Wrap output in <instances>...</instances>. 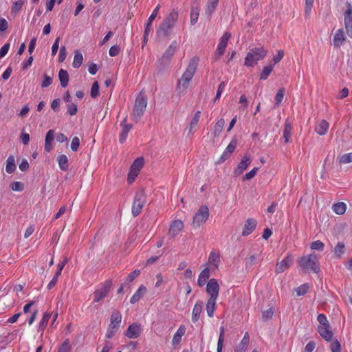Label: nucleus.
Here are the masks:
<instances>
[{
  "label": "nucleus",
  "mask_w": 352,
  "mask_h": 352,
  "mask_svg": "<svg viewBox=\"0 0 352 352\" xmlns=\"http://www.w3.org/2000/svg\"><path fill=\"white\" fill-rule=\"evenodd\" d=\"M178 18V13L175 10H172L165 18L164 21L160 25L157 30V36L160 38L168 37L172 32Z\"/></svg>",
  "instance_id": "1"
},
{
  "label": "nucleus",
  "mask_w": 352,
  "mask_h": 352,
  "mask_svg": "<svg viewBox=\"0 0 352 352\" xmlns=\"http://www.w3.org/2000/svg\"><path fill=\"white\" fill-rule=\"evenodd\" d=\"M297 263L298 265L306 272L318 273L320 266L317 256L314 254H309L300 257Z\"/></svg>",
  "instance_id": "2"
},
{
  "label": "nucleus",
  "mask_w": 352,
  "mask_h": 352,
  "mask_svg": "<svg viewBox=\"0 0 352 352\" xmlns=\"http://www.w3.org/2000/svg\"><path fill=\"white\" fill-rule=\"evenodd\" d=\"M147 105V98L143 91H141L136 97L132 113V119L138 122L143 116Z\"/></svg>",
  "instance_id": "3"
},
{
  "label": "nucleus",
  "mask_w": 352,
  "mask_h": 352,
  "mask_svg": "<svg viewBox=\"0 0 352 352\" xmlns=\"http://www.w3.org/2000/svg\"><path fill=\"white\" fill-rule=\"evenodd\" d=\"M267 51L263 47H254L251 49L247 54L244 65L248 67H252L258 60L263 59L267 55Z\"/></svg>",
  "instance_id": "4"
},
{
  "label": "nucleus",
  "mask_w": 352,
  "mask_h": 352,
  "mask_svg": "<svg viewBox=\"0 0 352 352\" xmlns=\"http://www.w3.org/2000/svg\"><path fill=\"white\" fill-rule=\"evenodd\" d=\"M146 194L144 190L136 192L131 208L133 217H137L141 213L142 209L146 203Z\"/></svg>",
  "instance_id": "5"
},
{
  "label": "nucleus",
  "mask_w": 352,
  "mask_h": 352,
  "mask_svg": "<svg viewBox=\"0 0 352 352\" xmlns=\"http://www.w3.org/2000/svg\"><path fill=\"white\" fill-rule=\"evenodd\" d=\"M209 217V210L207 206H201L195 213L192 226L194 228H199L205 223Z\"/></svg>",
  "instance_id": "6"
},
{
  "label": "nucleus",
  "mask_w": 352,
  "mask_h": 352,
  "mask_svg": "<svg viewBox=\"0 0 352 352\" xmlns=\"http://www.w3.org/2000/svg\"><path fill=\"white\" fill-rule=\"evenodd\" d=\"M112 286L111 280H107L104 282L100 287L96 289L94 292V302H98L103 300L110 292L111 287Z\"/></svg>",
  "instance_id": "7"
},
{
  "label": "nucleus",
  "mask_w": 352,
  "mask_h": 352,
  "mask_svg": "<svg viewBox=\"0 0 352 352\" xmlns=\"http://www.w3.org/2000/svg\"><path fill=\"white\" fill-rule=\"evenodd\" d=\"M177 47V42L176 41H173L162 54V57L159 59V62L161 65L165 66L168 65L170 63L171 58L174 55Z\"/></svg>",
  "instance_id": "8"
},
{
  "label": "nucleus",
  "mask_w": 352,
  "mask_h": 352,
  "mask_svg": "<svg viewBox=\"0 0 352 352\" xmlns=\"http://www.w3.org/2000/svg\"><path fill=\"white\" fill-rule=\"evenodd\" d=\"M199 61V58L197 56H194L192 58H191L186 71L182 76L190 82L196 72Z\"/></svg>",
  "instance_id": "9"
},
{
  "label": "nucleus",
  "mask_w": 352,
  "mask_h": 352,
  "mask_svg": "<svg viewBox=\"0 0 352 352\" xmlns=\"http://www.w3.org/2000/svg\"><path fill=\"white\" fill-rule=\"evenodd\" d=\"M230 36L231 34L230 33L225 32L223 35L221 37L220 42L215 52V56L217 58H219L221 56H222L224 54L226 46L228 45V40L230 38Z\"/></svg>",
  "instance_id": "10"
},
{
  "label": "nucleus",
  "mask_w": 352,
  "mask_h": 352,
  "mask_svg": "<svg viewBox=\"0 0 352 352\" xmlns=\"http://www.w3.org/2000/svg\"><path fill=\"white\" fill-rule=\"evenodd\" d=\"M252 158L250 155L245 154L239 163L237 167L234 170V174L236 176L241 175L248 166L251 164Z\"/></svg>",
  "instance_id": "11"
},
{
  "label": "nucleus",
  "mask_w": 352,
  "mask_h": 352,
  "mask_svg": "<svg viewBox=\"0 0 352 352\" xmlns=\"http://www.w3.org/2000/svg\"><path fill=\"white\" fill-rule=\"evenodd\" d=\"M344 16L346 33L352 38V6L351 5H349Z\"/></svg>",
  "instance_id": "12"
},
{
  "label": "nucleus",
  "mask_w": 352,
  "mask_h": 352,
  "mask_svg": "<svg viewBox=\"0 0 352 352\" xmlns=\"http://www.w3.org/2000/svg\"><path fill=\"white\" fill-rule=\"evenodd\" d=\"M206 292L210 295V297L218 298L219 292V285L217 279L211 278L207 283Z\"/></svg>",
  "instance_id": "13"
},
{
  "label": "nucleus",
  "mask_w": 352,
  "mask_h": 352,
  "mask_svg": "<svg viewBox=\"0 0 352 352\" xmlns=\"http://www.w3.org/2000/svg\"><path fill=\"white\" fill-rule=\"evenodd\" d=\"M293 263V256L291 254H288L287 256L280 263L276 264L275 272L276 274H280L285 272L288 269Z\"/></svg>",
  "instance_id": "14"
},
{
  "label": "nucleus",
  "mask_w": 352,
  "mask_h": 352,
  "mask_svg": "<svg viewBox=\"0 0 352 352\" xmlns=\"http://www.w3.org/2000/svg\"><path fill=\"white\" fill-rule=\"evenodd\" d=\"M142 333L141 324L133 323L130 324L124 333V335L131 339L138 338Z\"/></svg>",
  "instance_id": "15"
},
{
  "label": "nucleus",
  "mask_w": 352,
  "mask_h": 352,
  "mask_svg": "<svg viewBox=\"0 0 352 352\" xmlns=\"http://www.w3.org/2000/svg\"><path fill=\"white\" fill-rule=\"evenodd\" d=\"M257 226V221L253 218H248L245 223L242 231V236H246L250 235L256 228Z\"/></svg>",
  "instance_id": "16"
},
{
  "label": "nucleus",
  "mask_w": 352,
  "mask_h": 352,
  "mask_svg": "<svg viewBox=\"0 0 352 352\" xmlns=\"http://www.w3.org/2000/svg\"><path fill=\"white\" fill-rule=\"evenodd\" d=\"M183 228L184 223L182 221L174 220L169 229V234L171 236V239H174Z\"/></svg>",
  "instance_id": "17"
},
{
  "label": "nucleus",
  "mask_w": 352,
  "mask_h": 352,
  "mask_svg": "<svg viewBox=\"0 0 352 352\" xmlns=\"http://www.w3.org/2000/svg\"><path fill=\"white\" fill-rule=\"evenodd\" d=\"M126 118H125L123 121L121 122L120 126L122 127V132L120 135V142L124 143L126 139V137L128 135V133L130 131V130L132 129V124H126Z\"/></svg>",
  "instance_id": "18"
},
{
  "label": "nucleus",
  "mask_w": 352,
  "mask_h": 352,
  "mask_svg": "<svg viewBox=\"0 0 352 352\" xmlns=\"http://www.w3.org/2000/svg\"><path fill=\"white\" fill-rule=\"evenodd\" d=\"M346 37L342 29H339L336 31L333 40V45L336 47H340L343 42L345 41Z\"/></svg>",
  "instance_id": "19"
},
{
  "label": "nucleus",
  "mask_w": 352,
  "mask_h": 352,
  "mask_svg": "<svg viewBox=\"0 0 352 352\" xmlns=\"http://www.w3.org/2000/svg\"><path fill=\"white\" fill-rule=\"evenodd\" d=\"M203 304V302L201 300H198L195 303L192 313V321L193 322H196L199 320L200 314L202 311Z\"/></svg>",
  "instance_id": "20"
},
{
  "label": "nucleus",
  "mask_w": 352,
  "mask_h": 352,
  "mask_svg": "<svg viewBox=\"0 0 352 352\" xmlns=\"http://www.w3.org/2000/svg\"><path fill=\"white\" fill-rule=\"evenodd\" d=\"M250 342L249 333L246 332L239 344V345L234 349V352H245Z\"/></svg>",
  "instance_id": "21"
},
{
  "label": "nucleus",
  "mask_w": 352,
  "mask_h": 352,
  "mask_svg": "<svg viewBox=\"0 0 352 352\" xmlns=\"http://www.w3.org/2000/svg\"><path fill=\"white\" fill-rule=\"evenodd\" d=\"M122 321V314L118 310H114L111 316L109 325L113 326L116 328L120 327Z\"/></svg>",
  "instance_id": "22"
},
{
  "label": "nucleus",
  "mask_w": 352,
  "mask_h": 352,
  "mask_svg": "<svg viewBox=\"0 0 352 352\" xmlns=\"http://www.w3.org/2000/svg\"><path fill=\"white\" fill-rule=\"evenodd\" d=\"M318 331L320 336L327 341H331L333 338V332L330 330V325L327 327H318Z\"/></svg>",
  "instance_id": "23"
},
{
  "label": "nucleus",
  "mask_w": 352,
  "mask_h": 352,
  "mask_svg": "<svg viewBox=\"0 0 352 352\" xmlns=\"http://www.w3.org/2000/svg\"><path fill=\"white\" fill-rule=\"evenodd\" d=\"M54 139V130H49L45 135V150L47 152H50L52 149V143Z\"/></svg>",
  "instance_id": "24"
},
{
  "label": "nucleus",
  "mask_w": 352,
  "mask_h": 352,
  "mask_svg": "<svg viewBox=\"0 0 352 352\" xmlns=\"http://www.w3.org/2000/svg\"><path fill=\"white\" fill-rule=\"evenodd\" d=\"M217 298H212L210 297L208 299L207 304H206V311L208 314V316L209 317H212L214 316V312L216 309V300Z\"/></svg>",
  "instance_id": "25"
},
{
  "label": "nucleus",
  "mask_w": 352,
  "mask_h": 352,
  "mask_svg": "<svg viewBox=\"0 0 352 352\" xmlns=\"http://www.w3.org/2000/svg\"><path fill=\"white\" fill-rule=\"evenodd\" d=\"M146 291V288L144 285H141L136 292L133 295L131 298L130 302L131 304H135L138 301L140 300V298L143 296Z\"/></svg>",
  "instance_id": "26"
},
{
  "label": "nucleus",
  "mask_w": 352,
  "mask_h": 352,
  "mask_svg": "<svg viewBox=\"0 0 352 352\" xmlns=\"http://www.w3.org/2000/svg\"><path fill=\"white\" fill-rule=\"evenodd\" d=\"M329 129V123L325 120H321L316 126V131L320 135H325Z\"/></svg>",
  "instance_id": "27"
},
{
  "label": "nucleus",
  "mask_w": 352,
  "mask_h": 352,
  "mask_svg": "<svg viewBox=\"0 0 352 352\" xmlns=\"http://www.w3.org/2000/svg\"><path fill=\"white\" fill-rule=\"evenodd\" d=\"M210 277V271L208 268H205L204 270L201 271L200 273L198 280H197V285L199 287H203L207 280V279Z\"/></svg>",
  "instance_id": "28"
},
{
  "label": "nucleus",
  "mask_w": 352,
  "mask_h": 352,
  "mask_svg": "<svg viewBox=\"0 0 352 352\" xmlns=\"http://www.w3.org/2000/svg\"><path fill=\"white\" fill-rule=\"evenodd\" d=\"M144 160L142 157H138L134 160L131 166L130 170L137 173H139L140 169L143 167Z\"/></svg>",
  "instance_id": "29"
},
{
  "label": "nucleus",
  "mask_w": 352,
  "mask_h": 352,
  "mask_svg": "<svg viewBox=\"0 0 352 352\" xmlns=\"http://www.w3.org/2000/svg\"><path fill=\"white\" fill-rule=\"evenodd\" d=\"M219 3V0H209L206 8V14L209 18L212 16Z\"/></svg>",
  "instance_id": "30"
},
{
  "label": "nucleus",
  "mask_w": 352,
  "mask_h": 352,
  "mask_svg": "<svg viewBox=\"0 0 352 352\" xmlns=\"http://www.w3.org/2000/svg\"><path fill=\"white\" fill-rule=\"evenodd\" d=\"M58 78L63 87H66L69 82V74L66 70L61 69L58 73Z\"/></svg>",
  "instance_id": "31"
},
{
  "label": "nucleus",
  "mask_w": 352,
  "mask_h": 352,
  "mask_svg": "<svg viewBox=\"0 0 352 352\" xmlns=\"http://www.w3.org/2000/svg\"><path fill=\"white\" fill-rule=\"evenodd\" d=\"M185 333V327L180 326L177 332L174 334L173 338V344H177L181 342L182 337Z\"/></svg>",
  "instance_id": "32"
},
{
  "label": "nucleus",
  "mask_w": 352,
  "mask_h": 352,
  "mask_svg": "<svg viewBox=\"0 0 352 352\" xmlns=\"http://www.w3.org/2000/svg\"><path fill=\"white\" fill-rule=\"evenodd\" d=\"M16 169L14 157L12 155L8 157L6 160V170L8 173H12Z\"/></svg>",
  "instance_id": "33"
},
{
  "label": "nucleus",
  "mask_w": 352,
  "mask_h": 352,
  "mask_svg": "<svg viewBox=\"0 0 352 352\" xmlns=\"http://www.w3.org/2000/svg\"><path fill=\"white\" fill-rule=\"evenodd\" d=\"M160 8V6L157 5V7L154 9L152 14L148 19L147 23L145 25V29L151 30V26H152V23L156 18V16L159 12Z\"/></svg>",
  "instance_id": "34"
},
{
  "label": "nucleus",
  "mask_w": 352,
  "mask_h": 352,
  "mask_svg": "<svg viewBox=\"0 0 352 352\" xmlns=\"http://www.w3.org/2000/svg\"><path fill=\"white\" fill-rule=\"evenodd\" d=\"M189 84L190 81L182 76L180 79L178 80L177 89L179 90L180 93H183L187 89V88L189 86Z\"/></svg>",
  "instance_id": "35"
},
{
  "label": "nucleus",
  "mask_w": 352,
  "mask_h": 352,
  "mask_svg": "<svg viewBox=\"0 0 352 352\" xmlns=\"http://www.w3.org/2000/svg\"><path fill=\"white\" fill-rule=\"evenodd\" d=\"M58 166L60 170L65 171L68 169V159L65 155H60L58 157Z\"/></svg>",
  "instance_id": "36"
},
{
  "label": "nucleus",
  "mask_w": 352,
  "mask_h": 352,
  "mask_svg": "<svg viewBox=\"0 0 352 352\" xmlns=\"http://www.w3.org/2000/svg\"><path fill=\"white\" fill-rule=\"evenodd\" d=\"M83 56L80 51H75L74 58L72 65L74 68H79L82 63Z\"/></svg>",
  "instance_id": "37"
},
{
  "label": "nucleus",
  "mask_w": 352,
  "mask_h": 352,
  "mask_svg": "<svg viewBox=\"0 0 352 352\" xmlns=\"http://www.w3.org/2000/svg\"><path fill=\"white\" fill-rule=\"evenodd\" d=\"M346 209V206L343 202H338L333 205V210L337 214H343Z\"/></svg>",
  "instance_id": "38"
},
{
  "label": "nucleus",
  "mask_w": 352,
  "mask_h": 352,
  "mask_svg": "<svg viewBox=\"0 0 352 352\" xmlns=\"http://www.w3.org/2000/svg\"><path fill=\"white\" fill-rule=\"evenodd\" d=\"M225 328L223 327H220V333L217 342V352H222L223 347Z\"/></svg>",
  "instance_id": "39"
},
{
  "label": "nucleus",
  "mask_w": 352,
  "mask_h": 352,
  "mask_svg": "<svg viewBox=\"0 0 352 352\" xmlns=\"http://www.w3.org/2000/svg\"><path fill=\"white\" fill-rule=\"evenodd\" d=\"M292 126L291 124L286 122L285 124L284 131H283V138L285 140V142L287 143L289 142V139L291 138L292 134Z\"/></svg>",
  "instance_id": "40"
},
{
  "label": "nucleus",
  "mask_w": 352,
  "mask_h": 352,
  "mask_svg": "<svg viewBox=\"0 0 352 352\" xmlns=\"http://www.w3.org/2000/svg\"><path fill=\"white\" fill-rule=\"evenodd\" d=\"M50 316H51V314L49 313H47V312L43 314V318L39 322V326H38L39 331H44V329H45V327L48 323Z\"/></svg>",
  "instance_id": "41"
},
{
  "label": "nucleus",
  "mask_w": 352,
  "mask_h": 352,
  "mask_svg": "<svg viewBox=\"0 0 352 352\" xmlns=\"http://www.w3.org/2000/svg\"><path fill=\"white\" fill-rule=\"evenodd\" d=\"M224 124H225V120L223 118H221L216 122V124L214 125V130L213 132L214 135L215 137H218L220 135V133L222 131V129L224 126Z\"/></svg>",
  "instance_id": "42"
},
{
  "label": "nucleus",
  "mask_w": 352,
  "mask_h": 352,
  "mask_svg": "<svg viewBox=\"0 0 352 352\" xmlns=\"http://www.w3.org/2000/svg\"><path fill=\"white\" fill-rule=\"evenodd\" d=\"M199 15V8L198 7H192L190 12V23L194 25L198 20Z\"/></svg>",
  "instance_id": "43"
},
{
  "label": "nucleus",
  "mask_w": 352,
  "mask_h": 352,
  "mask_svg": "<svg viewBox=\"0 0 352 352\" xmlns=\"http://www.w3.org/2000/svg\"><path fill=\"white\" fill-rule=\"evenodd\" d=\"M208 262L215 266L217 267L219 262H220V256L218 254L215 253L214 252H211L209 258H208Z\"/></svg>",
  "instance_id": "44"
},
{
  "label": "nucleus",
  "mask_w": 352,
  "mask_h": 352,
  "mask_svg": "<svg viewBox=\"0 0 352 352\" xmlns=\"http://www.w3.org/2000/svg\"><path fill=\"white\" fill-rule=\"evenodd\" d=\"M345 245L342 242H338L334 248V254L338 258H340L344 253Z\"/></svg>",
  "instance_id": "45"
},
{
  "label": "nucleus",
  "mask_w": 352,
  "mask_h": 352,
  "mask_svg": "<svg viewBox=\"0 0 352 352\" xmlns=\"http://www.w3.org/2000/svg\"><path fill=\"white\" fill-rule=\"evenodd\" d=\"M273 68H274V66L272 65H269L264 67L263 72L261 74L260 79L261 80H266L268 78V76H270V74H271V72H272Z\"/></svg>",
  "instance_id": "46"
},
{
  "label": "nucleus",
  "mask_w": 352,
  "mask_h": 352,
  "mask_svg": "<svg viewBox=\"0 0 352 352\" xmlns=\"http://www.w3.org/2000/svg\"><path fill=\"white\" fill-rule=\"evenodd\" d=\"M71 350L72 346L69 344V339H66L62 344L59 346L57 352H70Z\"/></svg>",
  "instance_id": "47"
},
{
  "label": "nucleus",
  "mask_w": 352,
  "mask_h": 352,
  "mask_svg": "<svg viewBox=\"0 0 352 352\" xmlns=\"http://www.w3.org/2000/svg\"><path fill=\"white\" fill-rule=\"evenodd\" d=\"M340 164H348L352 162V153L344 154L338 157Z\"/></svg>",
  "instance_id": "48"
},
{
  "label": "nucleus",
  "mask_w": 352,
  "mask_h": 352,
  "mask_svg": "<svg viewBox=\"0 0 352 352\" xmlns=\"http://www.w3.org/2000/svg\"><path fill=\"white\" fill-rule=\"evenodd\" d=\"M200 115H201V111H197L193 118L192 119L190 123V126H189V132L191 133L192 132V129L197 126V124H198V122L199 120V118H200Z\"/></svg>",
  "instance_id": "49"
},
{
  "label": "nucleus",
  "mask_w": 352,
  "mask_h": 352,
  "mask_svg": "<svg viewBox=\"0 0 352 352\" xmlns=\"http://www.w3.org/2000/svg\"><path fill=\"white\" fill-rule=\"evenodd\" d=\"M99 96V84L97 81H95L91 86L90 96L92 98H96Z\"/></svg>",
  "instance_id": "50"
},
{
  "label": "nucleus",
  "mask_w": 352,
  "mask_h": 352,
  "mask_svg": "<svg viewBox=\"0 0 352 352\" xmlns=\"http://www.w3.org/2000/svg\"><path fill=\"white\" fill-rule=\"evenodd\" d=\"M284 88H280L278 90L275 96V106H278L280 104L284 97Z\"/></svg>",
  "instance_id": "51"
},
{
  "label": "nucleus",
  "mask_w": 352,
  "mask_h": 352,
  "mask_svg": "<svg viewBox=\"0 0 352 352\" xmlns=\"http://www.w3.org/2000/svg\"><path fill=\"white\" fill-rule=\"evenodd\" d=\"M324 244L319 240L314 241L310 244V248L314 250L322 251L324 250Z\"/></svg>",
  "instance_id": "52"
},
{
  "label": "nucleus",
  "mask_w": 352,
  "mask_h": 352,
  "mask_svg": "<svg viewBox=\"0 0 352 352\" xmlns=\"http://www.w3.org/2000/svg\"><path fill=\"white\" fill-rule=\"evenodd\" d=\"M317 320L320 324L319 327H327L330 325L326 316L323 314H320L317 317Z\"/></svg>",
  "instance_id": "53"
},
{
  "label": "nucleus",
  "mask_w": 352,
  "mask_h": 352,
  "mask_svg": "<svg viewBox=\"0 0 352 352\" xmlns=\"http://www.w3.org/2000/svg\"><path fill=\"white\" fill-rule=\"evenodd\" d=\"M236 145H237V140L235 138H233L230 144L228 145V146L226 147V148L225 149V151H227V153H228V154H231L234 151L236 147Z\"/></svg>",
  "instance_id": "54"
},
{
  "label": "nucleus",
  "mask_w": 352,
  "mask_h": 352,
  "mask_svg": "<svg viewBox=\"0 0 352 352\" xmlns=\"http://www.w3.org/2000/svg\"><path fill=\"white\" fill-rule=\"evenodd\" d=\"M140 274V271L139 270H135L132 272H131L126 278L125 284L131 283L136 277H138Z\"/></svg>",
  "instance_id": "55"
},
{
  "label": "nucleus",
  "mask_w": 352,
  "mask_h": 352,
  "mask_svg": "<svg viewBox=\"0 0 352 352\" xmlns=\"http://www.w3.org/2000/svg\"><path fill=\"white\" fill-rule=\"evenodd\" d=\"M225 87H226L225 82H221L219 84L218 89H217L216 96H215L214 98L213 99V102H216L220 98L221 93H222L223 90L224 89Z\"/></svg>",
  "instance_id": "56"
},
{
  "label": "nucleus",
  "mask_w": 352,
  "mask_h": 352,
  "mask_svg": "<svg viewBox=\"0 0 352 352\" xmlns=\"http://www.w3.org/2000/svg\"><path fill=\"white\" fill-rule=\"evenodd\" d=\"M273 314L274 311L272 308H270L267 310L263 311L262 314L263 321H267L268 320L271 319L273 316Z\"/></svg>",
  "instance_id": "57"
},
{
  "label": "nucleus",
  "mask_w": 352,
  "mask_h": 352,
  "mask_svg": "<svg viewBox=\"0 0 352 352\" xmlns=\"http://www.w3.org/2000/svg\"><path fill=\"white\" fill-rule=\"evenodd\" d=\"M118 330V328H116L113 326L109 324L107 330L106 337L109 339L113 338Z\"/></svg>",
  "instance_id": "58"
},
{
  "label": "nucleus",
  "mask_w": 352,
  "mask_h": 352,
  "mask_svg": "<svg viewBox=\"0 0 352 352\" xmlns=\"http://www.w3.org/2000/svg\"><path fill=\"white\" fill-rule=\"evenodd\" d=\"M67 113L70 116L76 115L78 111L77 104L75 103H69L67 104Z\"/></svg>",
  "instance_id": "59"
},
{
  "label": "nucleus",
  "mask_w": 352,
  "mask_h": 352,
  "mask_svg": "<svg viewBox=\"0 0 352 352\" xmlns=\"http://www.w3.org/2000/svg\"><path fill=\"white\" fill-rule=\"evenodd\" d=\"M330 349L331 352H341V345L337 340L331 343Z\"/></svg>",
  "instance_id": "60"
},
{
  "label": "nucleus",
  "mask_w": 352,
  "mask_h": 352,
  "mask_svg": "<svg viewBox=\"0 0 352 352\" xmlns=\"http://www.w3.org/2000/svg\"><path fill=\"white\" fill-rule=\"evenodd\" d=\"M23 5V1L21 0L14 2V5L11 8L12 13H17L21 9Z\"/></svg>",
  "instance_id": "61"
},
{
  "label": "nucleus",
  "mask_w": 352,
  "mask_h": 352,
  "mask_svg": "<svg viewBox=\"0 0 352 352\" xmlns=\"http://www.w3.org/2000/svg\"><path fill=\"white\" fill-rule=\"evenodd\" d=\"M258 170V168H254L252 170H250V172H248V173H246L243 177V180H250L252 179L256 174L257 171Z\"/></svg>",
  "instance_id": "62"
},
{
  "label": "nucleus",
  "mask_w": 352,
  "mask_h": 352,
  "mask_svg": "<svg viewBox=\"0 0 352 352\" xmlns=\"http://www.w3.org/2000/svg\"><path fill=\"white\" fill-rule=\"evenodd\" d=\"M308 289H309V286L307 284H303V285H300V287H298L296 289L297 295L298 296L305 295L307 292Z\"/></svg>",
  "instance_id": "63"
},
{
  "label": "nucleus",
  "mask_w": 352,
  "mask_h": 352,
  "mask_svg": "<svg viewBox=\"0 0 352 352\" xmlns=\"http://www.w3.org/2000/svg\"><path fill=\"white\" fill-rule=\"evenodd\" d=\"M10 187L14 191H22L24 188L23 184L19 182H14L12 183Z\"/></svg>",
  "instance_id": "64"
}]
</instances>
